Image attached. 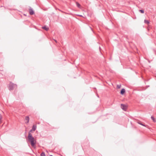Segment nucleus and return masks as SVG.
I'll list each match as a JSON object with an SVG mask.
<instances>
[{"mask_svg":"<svg viewBox=\"0 0 156 156\" xmlns=\"http://www.w3.org/2000/svg\"><path fill=\"white\" fill-rule=\"evenodd\" d=\"M28 139L30 142L31 146L33 147L36 144V141L30 133H28Z\"/></svg>","mask_w":156,"mask_h":156,"instance_id":"1","label":"nucleus"},{"mask_svg":"<svg viewBox=\"0 0 156 156\" xmlns=\"http://www.w3.org/2000/svg\"><path fill=\"white\" fill-rule=\"evenodd\" d=\"M17 85L16 84H14L12 82H10L9 85V90H12L14 88H16Z\"/></svg>","mask_w":156,"mask_h":156,"instance_id":"2","label":"nucleus"},{"mask_svg":"<svg viewBox=\"0 0 156 156\" xmlns=\"http://www.w3.org/2000/svg\"><path fill=\"white\" fill-rule=\"evenodd\" d=\"M121 108L124 111H126L127 108L126 106L123 104H121Z\"/></svg>","mask_w":156,"mask_h":156,"instance_id":"3","label":"nucleus"},{"mask_svg":"<svg viewBox=\"0 0 156 156\" xmlns=\"http://www.w3.org/2000/svg\"><path fill=\"white\" fill-rule=\"evenodd\" d=\"M136 122L138 124H140V125L143 126H146V125L144 124H143L142 122L140 120H136Z\"/></svg>","mask_w":156,"mask_h":156,"instance_id":"4","label":"nucleus"},{"mask_svg":"<svg viewBox=\"0 0 156 156\" xmlns=\"http://www.w3.org/2000/svg\"><path fill=\"white\" fill-rule=\"evenodd\" d=\"M29 11L30 14L31 15L34 14V11L33 10V9L31 8L29 9Z\"/></svg>","mask_w":156,"mask_h":156,"instance_id":"5","label":"nucleus"},{"mask_svg":"<svg viewBox=\"0 0 156 156\" xmlns=\"http://www.w3.org/2000/svg\"><path fill=\"white\" fill-rule=\"evenodd\" d=\"M125 92V89L124 88H122L120 91V94L122 95H123Z\"/></svg>","mask_w":156,"mask_h":156,"instance_id":"6","label":"nucleus"},{"mask_svg":"<svg viewBox=\"0 0 156 156\" xmlns=\"http://www.w3.org/2000/svg\"><path fill=\"white\" fill-rule=\"evenodd\" d=\"M37 128V126L36 125H34L32 128V130H33V131H35L36 129Z\"/></svg>","mask_w":156,"mask_h":156,"instance_id":"7","label":"nucleus"},{"mask_svg":"<svg viewBox=\"0 0 156 156\" xmlns=\"http://www.w3.org/2000/svg\"><path fill=\"white\" fill-rule=\"evenodd\" d=\"M42 28L45 30L46 31H48L49 30V28L45 26L42 27Z\"/></svg>","mask_w":156,"mask_h":156,"instance_id":"8","label":"nucleus"},{"mask_svg":"<svg viewBox=\"0 0 156 156\" xmlns=\"http://www.w3.org/2000/svg\"><path fill=\"white\" fill-rule=\"evenodd\" d=\"M26 120L27 121V122H25V123H28L29 120V118H26Z\"/></svg>","mask_w":156,"mask_h":156,"instance_id":"9","label":"nucleus"},{"mask_svg":"<svg viewBox=\"0 0 156 156\" xmlns=\"http://www.w3.org/2000/svg\"><path fill=\"white\" fill-rule=\"evenodd\" d=\"M152 120L154 122H156V118H151Z\"/></svg>","mask_w":156,"mask_h":156,"instance_id":"10","label":"nucleus"},{"mask_svg":"<svg viewBox=\"0 0 156 156\" xmlns=\"http://www.w3.org/2000/svg\"><path fill=\"white\" fill-rule=\"evenodd\" d=\"M76 5L78 7H79V8L80 7V5L78 2H76Z\"/></svg>","mask_w":156,"mask_h":156,"instance_id":"11","label":"nucleus"},{"mask_svg":"<svg viewBox=\"0 0 156 156\" xmlns=\"http://www.w3.org/2000/svg\"><path fill=\"white\" fill-rule=\"evenodd\" d=\"M139 11L142 13H144V11L143 9H140L139 10Z\"/></svg>","mask_w":156,"mask_h":156,"instance_id":"12","label":"nucleus"},{"mask_svg":"<svg viewBox=\"0 0 156 156\" xmlns=\"http://www.w3.org/2000/svg\"><path fill=\"white\" fill-rule=\"evenodd\" d=\"M144 22L145 23L148 24L149 23V21L146 20H145L144 21Z\"/></svg>","mask_w":156,"mask_h":156,"instance_id":"13","label":"nucleus"},{"mask_svg":"<svg viewBox=\"0 0 156 156\" xmlns=\"http://www.w3.org/2000/svg\"><path fill=\"white\" fill-rule=\"evenodd\" d=\"M41 156H45V154L44 152H42V153L41 154Z\"/></svg>","mask_w":156,"mask_h":156,"instance_id":"14","label":"nucleus"},{"mask_svg":"<svg viewBox=\"0 0 156 156\" xmlns=\"http://www.w3.org/2000/svg\"><path fill=\"white\" fill-rule=\"evenodd\" d=\"M121 87V85H117V87L119 88H120V87Z\"/></svg>","mask_w":156,"mask_h":156,"instance_id":"15","label":"nucleus"},{"mask_svg":"<svg viewBox=\"0 0 156 156\" xmlns=\"http://www.w3.org/2000/svg\"><path fill=\"white\" fill-rule=\"evenodd\" d=\"M2 118H0V122H1Z\"/></svg>","mask_w":156,"mask_h":156,"instance_id":"16","label":"nucleus"},{"mask_svg":"<svg viewBox=\"0 0 156 156\" xmlns=\"http://www.w3.org/2000/svg\"><path fill=\"white\" fill-rule=\"evenodd\" d=\"M32 131H33V130H32V129L30 130L29 133H30V132H31Z\"/></svg>","mask_w":156,"mask_h":156,"instance_id":"17","label":"nucleus"},{"mask_svg":"<svg viewBox=\"0 0 156 156\" xmlns=\"http://www.w3.org/2000/svg\"><path fill=\"white\" fill-rule=\"evenodd\" d=\"M0 117H2V115L1 114H0Z\"/></svg>","mask_w":156,"mask_h":156,"instance_id":"18","label":"nucleus"},{"mask_svg":"<svg viewBox=\"0 0 156 156\" xmlns=\"http://www.w3.org/2000/svg\"><path fill=\"white\" fill-rule=\"evenodd\" d=\"M25 117H29V116H25Z\"/></svg>","mask_w":156,"mask_h":156,"instance_id":"19","label":"nucleus"},{"mask_svg":"<svg viewBox=\"0 0 156 156\" xmlns=\"http://www.w3.org/2000/svg\"><path fill=\"white\" fill-rule=\"evenodd\" d=\"M50 156H53L52 155H51Z\"/></svg>","mask_w":156,"mask_h":156,"instance_id":"20","label":"nucleus"},{"mask_svg":"<svg viewBox=\"0 0 156 156\" xmlns=\"http://www.w3.org/2000/svg\"><path fill=\"white\" fill-rule=\"evenodd\" d=\"M131 122V124H132V122Z\"/></svg>","mask_w":156,"mask_h":156,"instance_id":"21","label":"nucleus"},{"mask_svg":"<svg viewBox=\"0 0 156 156\" xmlns=\"http://www.w3.org/2000/svg\"><path fill=\"white\" fill-rule=\"evenodd\" d=\"M151 117H153V116H151Z\"/></svg>","mask_w":156,"mask_h":156,"instance_id":"22","label":"nucleus"},{"mask_svg":"<svg viewBox=\"0 0 156 156\" xmlns=\"http://www.w3.org/2000/svg\"><path fill=\"white\" fill-rule=\"evenodd\" d=\"M56 42V41L55 40Z\"/></svg>","mask_w":156,"mask_h":156,"instance_id":"23","label":"nucleus"}]
</instances>
